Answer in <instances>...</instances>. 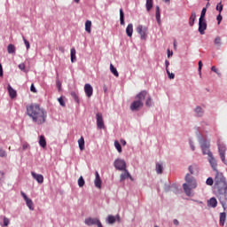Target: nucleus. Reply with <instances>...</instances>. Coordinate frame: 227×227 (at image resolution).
Wrapping results in <instances>:
<instances>
[{"instance_id":"f257e3e1","label":"nucleus","mask_w":227,"mask_h":227,"mask_svg":"<svg viewBox=\"0 0 227 227\" xmlns=\"http://www.w3.org/2000/svg\"><path fill=\"white\" fill-rule=\"evenodd\" d=\"M215 176V185H214V194L219 200L223 210H226V201H227V182L226 177L223 173L216 170Z\"/></svg>"},{"instance_id":"f03ea898","label":"nucleus","mask_w":227,"mask_h":227,"mask_svg":"<svg viewBox=\"0 0 227 227\" xmlns=\"http://www.w3.org/2000/svg\"><path fill=\"white\" fill-rule=\"evenodd\" d=\"M27 114L32 118L34 123H36L37 125L45 123V120H47V112L40 107V105L38 104L27 106Z\"/></svg>"},{"instance_id":"7ed1b4c3","label":"nucleus","mask_w":227,"mask_h":227,"mask_svg":"<svg viewBox=\"0 0 227 227\" xmlns=\"http://www.w3.org/2000/svg\"><path fill=\"white\" fill-rule=\"evenodd\" d=\"M200 147H201L203 155H207L208 162L213 171H217V160L214 158V154H212V152H210V142L202 140L200 142Z\"/></svg>"},{"instance_id":"20e7f679","label":"nucleus","mask_w":227,"mask_h":227,"mask_svg":"<svg viewBox=\"0 0 227 227\" xmlns=\"http://www.w3.org/2000/svg\"><path fill=\"white\" fill-rule=\"evenodd\" d=\"M184 180L185 183L183 184L184 193L186 194V196H194V193H192V189H196V187H198V183L196 182V179L194 178V176L186 174Z\"/></svg>"},{"instance_id":"39448f33","label":"nucleus","mask_w":227,"mask_h":227,"mask_svg":"<svg viewBox=\"0 0 227 227\" xmlns=\"http://www.w3.org/2000/svg\"><path fill=\"white\" fill-rule=\"evenodd\" d=\"M148 92L146 90H142L139 94L137 95V100L133 101L130 105V109L132 111H139L140 107H143V100L146 98Z\"/></svg>"},{"instance_id":"423d86ee","label":"nucleus","mask_w":227,"mask_h":227,"mask_svg":"<svg viewBox=\"0 0 227 227\" xmlns=\"http://www.w3.org/2000/svg\"><path fill=\"white\" fill-rule=\"evenodd\" d=\"M218 152H219V155H220V159H221L222 162H223L225 164V166H227L226 145L223 144H218Z\"/></svg>"},{"instance_id":"0eeeda50","label":"nucleus","mask_w":227,"mask_h":227,"mask_svg":"<svg viewBox=\"0 0 227 227\" xmlns=\"http://www.w3.org/2000/svg\"><path fill=\"white\" fill-rule=\"evenodd\" d=\"M114 166L115 168L118 169V171H123L127 169V163L125 162V160L117 159L114 162Z\"/></svg>"},{"instance_id":"6e6552de","label":"nucleus","mask_w":227,"mask_h":227,"mask_svg":"<svg viewBox=\"0 0 227 227\" xmlns=\"http://www.w3.org/2000/svg\"><path fill=\"white\" fill-rule=\"evenodd\" d=\"M137 33L140 35L141 40H146V33H148V27L143 25H138L137 27Z\"/></svg>"},{"instance_id":"1a4fd4ad","label":"nucleus","mask_w":227,"mask_h":227,"mask_svg":"<svg viewBox=\"0 0 227 227\" xmlns=\"http://www.w3.org/2000/svg\"><path fill=\"white\" fill-rule=\"evenodd\" d=\"M85 224H87V226H93V224H96L98 227H103L102 223H100V220L98 218H87L85 219Z\"/></svg>"},{"instance_id":"9d476101","label":"nucleus","mask_w":227,"mask_h":227,"mask_svg":"<svg viewBox=\"0 0 227 227\" xmlns=\"http://www.w3.org/2000/svg\"><path fill=\"white\" fill-rule=\"evenodd\" d=\"M96 118H97V127H98V129H99L100 130L106 129V125L104 124V118L102 117V114L98 113L96 114Z\"/></svg>"},{"instance_id":"9b49d317","label":"nucleus","mask_w":227,"mask_h":227,"mask_svg":"<svg viewBox=\"0 0 227 227\" xmlns=\"http://www.w3.org/2000/svg\"><path fill=\"white\" fill-rule=\"evenodd\" d=\"M20 194H21L22 198L25 200L26 205H27V207H28L29 210H35V207H33V200H31V199L27 198V195H26L24 193V192H20Z\"/></svg>"},{"instance_id":"f8f14e48","label":"nucleus","mask_w":227,"mask_h":227,"mask_svg":"<svg viewBox=\"0 0 227 227\" xmlns=\"http://www.w3.org/2000/svg\"><path fill=\"white\" fill-rule=\"evenodd\" d=\"M205 30H207V21L205 20H199V33L205 35Z\"/></svg>"},{"instance_id":"ddd939ff","label":"nucleus","mask_w":227,"mask_h":227,"mask_svg":"<svg viewBox=\"0 0 227 227\" xmlns=\"http://www.w3.org/2000/svg\"><path fill=\"white\" fill-rule=\"evenodd\" d=\"M84 91L86 97H88V98H90V97L93 96V87L91 86V84L86 83L84 85Z\"/></svg>"},{"instance_id":"4468645a","label":"nucleus","mask_w":227,"mask_h":227,"mask_svg":"<svg viewBox=\"0 0 227 227\" xmlns=\"http://www.w3.org/2000/svg\"><path fill=\"white\" fill-rule=\"evenodd\" d=\"M95 180H94V184H95V187H97L98 189H102V179H100V175H98V172L95 173Z\"/></svg>"},{"instance_id":"2eb2a0df","label":"nucleus","mask_w":227,"mask_h":227,"mask_svg":"<svg viewBox=\"0 0 227 227\" xmlns=\"http://www.w3.org/2000/svg\"><path fill=\"white\" fill-rule=\"evenodd\" d=\"M32 175V178H34V180L37 181V183L39 184H43V176L41 174H36L35 172H31Z\"/></svg>"},{"instance_id":"dca6fc26","label":"nucleus","mask_w":227,"mask_h":227,"mask_svg":"<svg viewBox=\"0 0 227 227\" xmlns=\"http://www.w3.org/2000/svg\"><path fill=\"white\" fill-rule=\"evenodd\" d=\"M134 33V25L132 23H129L126 27V35L129 36V38H132V35Z\"/></svg>"},{"instance_id":"f3484780","label":"nucleus","mask_w":227,"mask_h":227,"mask_svg":"<svg viewBox=\"0 0 227 227\" xmlns=\"http://www.w3.org/2000/svg\"><path fill=\"white\" fill-rule=\"evenodd\" d=\"M124 173L121 174V182H123V180H127V178H129V180H134L132 178V176H130V173H129V170H127V168H125V170H123Z\"/></svg>"},{"instance_id":"a211bd4d","label":"nucleus","mask_w":227,"mask_h":227,"mask_svg":"<svg viewBox=\"0 0 227 227\" xmlns=\"http://www.w3.org/2000/svg\"><path fill=\"white\" fill-rule=\"evenodd\" d=\"M195 21H196V12L192 11L189 19V26L192 27V26H194Z\"/></svg>"},{"instance_id":"6ab92c4d","label":"nucleus","mask_w":227,"mask_h":227,"mask_svg":"<svg viewBox=\"0 0 227 227\" xmlns=\"http://www.w3.org/2000/svg\"><path fill=\"white\" fill-rule=\"evenodd\" d=\"M207 206L212 207V208H215L217 207V199L211 198L209 200H207Z\"/></svg>"},{"instance_id":"aec40b11","label":"nucleus","mask_w":227,"mask_h":227,"mask_svg":"<svg viewBox=\"0 0 227 227\" xmlns=\"http://www.w3.org/2000/svg\"><path fill=\"white\" fill-rule=\"evenodd\" d=\"M8 93L11 98H15V97H17V90H13L12 85H8Z\"/></svg>"},{"instance_id":"412c9836","label":"nucleus","mask_w":227,"mask_h":227,"mask_svg":"<svg viewBox=\"0 0 227 227\" xmlns=\"http://www.w3.org/2000/svg\"><path fill=\"white\" fill-rule=\"evenodd\" d=\"M189 171H190V173H191V175H196V174H198V165H195V164H193V165H191L190 167H189Z\"/></svg>"},{"instance_id":"4be33fe9","label":"nucleus","mask_w":227,"mask_h":227,"mask_svg":"<svg viewBox=\"0 0 227 227\" xmlns=\"http://www.w3.org/2000/svg\"><path fill=\"white\" fill-rule=\"evenodd\" d=\"M39 145L42 148H45V146H47V141H45V137H43V135L39 137Z\"/></svg>"},{"instance_id":"5701e85b","label":"nucleus","mask_w":227,"mask_h":227,"mask_svg":"<svg viewBox=\"0 0 227 227\" xmlns=\"http://www.w3.org/2000/svg\"><path fill=\"white\" fill-rule=\"evenodd\" d=\"M15 51H16L15 45H13L12 43L7 46L8 54H15Z\"/></svg>"},{"instance_id":"b1692460","label":"nucleus","mask_w":227,"mask_h":227,"mask_svg":"<svg viewBox=\"0 0 227 227\" xmlns=\"http://www.w3.org/2000/svg\"><path fill=\"white\" fill-rule=\"evenodd\" d=\"M110 71L115 77H120V74L118 73V70L113 64H110Z\"/></svg>"},{"instance_id":"393cba45","label":"nucleus","mask_w":227,"mask_h":227,"mask_svg":"<svg viewBox=\"0 0 227 227\" xmlns=\"http://www.w3.org/2000/svg\"><path fill=\"white\" fill-rule=\"evenodd\" d=\"M155 17L158 24H160V8L159 6H156Z\"/></svg>"},{"instance_id":"a878e982","label":"nucleus","mask_w":227,"mask_h":227,"mask_svg":"<svg viewBox=\"0 0 227 227\" xmlns=\"http://www.w3.org/2000/svg\"><path fill=\"white\" fill-rule=\"evenodd\" d=\"M120 22L121 26H125V17L123 13V9H120Z\"/></svg>"},{"instance_id":"bb28decb","label":"nucleus","mask_w":227,"mask_h":227,"mask_svg":"<svg viewBox=\"0 0 227 227\" xmlns=\"http://www.w3.org/2000/svg\"><path fill=\"white\" fill-rule=\"evenodd\" d=\"M226 222V213L220 214V225L224 226V223Z\"/></svg>"},{"instance_id":"cd10ccee","label":"nucleus","mask_w":227,"mask_h":227,"mask_svg":"<svg viewBox=\"0 0 227 227\" xmlns=\"http://www.w3.org/2000/svg\"><path fill=\"white\" fill-rule=\"evenodd\" d=\"M76 51H75V48H72L71 49V62L72 63H75V61H77V58L75 57Z\"/></svg>"},{"instance_id":"c85d7f7f","label":"nucleus","mask_w":227,"mask_h":227,"mask_svg":"<svg viewBox=\"0 0 227 227\" xmlns=\"http://www.w3.org/2000/svg\"><path fill=\"white\" fill-rule=\"evenodd\" d=\"M145 7L147 12H150L153 8V0H146Z\"/></svg>"},{"instance_id":"c756f323","label":"nucleus","mask_w":227,"mask_h":227,"mask_svg":"<svg viewBox=\"0 0 227 227\" xmlns=\"http://www.w3.org/2000/svg\"><path fill=\"white\" fill-rule=\"evenodd\" d=\"M195 113H196V115H197V116L201 117V116H203V114H204L205 112L203 111V108H201L200 106H197V107L195 108Z\"/></svg>"},{"instance_id":"7c9ffc66","label":"nucleus","mask_w":227,"mask_h":227,"mask_svg":"<svg viewBox=\"0 0 227 227\" xmlns=\"http://www.w3.org/2000/svg\"><path fill=\"white\" fill-rule=\"evenodd\" d=\"M85 31L87 33H91V20H87L85 22Z\"/></svg>"},{"instance_id":"2f4dec72","label":"nucleus","mask_w":227,"mask_h":227,"mask_svg":"<svg viewBox=\"0 0 227 227\" xmlns=\"http://www.w3.org/2000/svg\"><path fill=\"white\" fill-rule=\"evenodd\" d=\"M79 149L81 152L84 150V137H81V138L78 140Z\"/></svg>"},{"instance_id":"473e14b6","label":"nucleus","mask_w":227,"mask_h":227,"mask_svg":"<svg viewBox=\"0 0 227 227\" xmlns=\"http://www.w3.org/2000/svg\"><path fill=\"white\" fill-rule=\"evenodd\" d=\"M107 223L108 224H114V223H116V217H114V215H108Z\"/></svg>"},{"instance_id":"72a5a7b5","label":"nucleus","mask_w":227,"mask_h":227,"mask_svg":"<svg viewBox=\"0 0 227 227\" xmlns=\"http://www.w3.org/2000/svg\"><path fill=\"white\" fill-rule=\"evenodd\" d=\"M162 165L160 163H157L156 164V173H158V175H162Z\"/></svg>"},{"instance_id":"f704fd0d","label":"nucleus","mask_w":227,"mask_h":227,"mask_svg":"<svg viewBox=\"0 0 227 227\" xmlns=\"http://www.w3.org/2000/svg\"><path fill=\"white\" fill-rule=\"evenodd\" d=\"M114 146L119 153H121V145H120V142H118V140L114 141Z\"/></svg>"},{"instance_id":"c9c22d12","label":"nucleus","mask_w":227,"mask_h":227,"mask_svg":"<svg viewBox=\"0 0 227 227\" xmlns=\"http://www.w3.org/2000/svg\"><path fill=\"white\" fill-rule=\"evenodd\" d=\"M84 184H86L84 178L82 177V176H81L78 179L79 187H84Z\"/></svg>"},{"instance_id":"e433bc0d","label":"nucleus","mask_w":227,"mask_h":227,"mask_svg":"<svg viewBox=\"0 0 227 227\" xmlns=\"http://www.w3.org/2000/svg\"><path fill=\"white\" fill-rule=\"evenodd\" d=\"M205 15H207V8L204 7L201 11L200 17L199 20H205Z\"/></svg>"},{"instance_id":"4c0bfd02","label":"nucleus","mask_w":227,"mask_h":227,"mask_svg":"<svg viewBox=\"0 0 227 227\" xmlns=\"http://www.w3.org/2000/svg\"><path fill=\"white\" fill-rule=\"evenodd\" d=\"M215 45H216V47H221V37L217 36L215 38Z\"/></svg>"},{"instance_id":"58836bf2","label":"nucleus","mask_w":227,"mask_h":227,"mask_svg":"<svg viewBox=\"0 0 227 227\" xmlns=\"http://www.w3.org/2000/svg\"><path fill=\"white\" fill-rule=\"evenodd\" d=\"M207 185H214V179L212 177H208L206 181Z\"/></svg>"},{"instance_id":"ea45409f","label":"nucleus","mask_w":227,"mask_h":227,"mask_svg":"<svg viewBox=\"0 0 227 227\" xmlns=\"http://www.w3.org/2000/svg\"><path fill=\"white\" fill-rule=\"evenodd\" d=\"M145 106H147V107H152V98L151 97L147 98Z\"/></svg>"},{"instance_id":"a19ab883","label":"nucleus","mask_w":227,"mask_h":227,"mask_svg":"<svg viewBox=\"0 0 227 227\" xmlns=\"http://www.w3.org/2000/svg\"><path fill=\"white\" fill-rule=\"evenodd\" d=\"M216 10H217V12H219V13H221L223 12V4L221 2L219 4H217Z\"/></svg>"},{"instance_id":"79ce46f5","label":"nucleus","mask_w":227,"mask_h":227,"mask_svg":"<svg viewBox=\"0 0 227 227\" xmlns=\"http://www.w3.org/2000/svg\"><path fill=\"white\" fill-rule=\"evenodd\" d=\"M22 38H23V42H24L27 49L28 50L30 47L29 42L27 41V39L26 37L23 36Z\"/></svg>"},{"instance_id":"37998d69","label":"nucleus","mask_w":227,"mask_h":227,"mask_svg":"<svg viewBox=\"0 0 227 227\" xmlns=\"http://www.w3.org/2000/svg\"><path fill=\"white\" fill-rule=\"evenodd\" d=\"M10 224V219H8L6 216L4 217V225L3 226H8Z\"/></svg>"},{"instance_id":"c03bdc74","label":"nucleus","mask_w":227,"mask_h":227,"mask_svg":"<svg viewBox=\"0 0 227 227\" xmlns=\"http://www.w3.org/2000/svg\"><path fill=\"white\" fill-rule=\"evenodd\" d=\"M72 97L74 98L75 102L79 103V97L75 92L71 93Z\"/></svg>"},{"instance_id":"a18cd8bd","label":"nucleus","mask_w":227,"mask_h":227,"mask_svg":"<svg viewBox=\"0 0 227 227\" xmlns=\"http://www.w3.org/2000/svg\"><path fill=\"white\" fill-rule=\"evenodd\" d=\"M167 74H168L169 79H175V74L169 72L168 69H167Z\"/></svg>"},{"instance_id":"49530a36","label":"nucleus","mask_w":227,"mask_h":227,"mask_svg":"<svg viewBox=\"0 0 227 227\" xmlns=\"http://www.w3.org/2000/svg\"><path fill=\"white\" fill-rule=\"evenodd\" d=\"M201 68H203V62L201 60L199 61V74L201 75Z\"/></svg>"},{"instance_id":"de8ad7c7","label":"nucleus","mask_w":227,"mask_h":227,"mask_svg":"<svg viewBox=\"0 0 227 227\" xmlns=\"http://www.w3.org/2000/svg\"><path fill=\"white\" fill-rule=\"evenodd\" d=\"M59 103L62 107H65V101L63 100V98H59Z\"/></svg>"},{"instance_id":"09e8293b","label":"nucleus","mask_w":227,"mask_h":227,"mask_svg":"<svg viewBox=\"0 0 227 227\" xmlns=\"http://www.w3.org/2000/svg\"><path fill=\"white\" fill-rule=\"evenodd\" d=\"M0 157H6V151L0 148Z\"/></svg>"},{"instance_id":"8fccbe9b","label":"nucleus","mask_w":227,"mask_h":227,"mask_svg":"<svg viewBox=\"0 0 227 227\" xmlns=\"http://www.w3.org/2000/svg\"><path fill=\"white\" fill-rule=\"evenodd\" d=\"M216 20L218 21V24H221V20H223V16L221 15V13L218 14V16L216 17Z\"/></svg>"},{"instance_id":"3c124183","label":"nucleus","mask_w":227,"mask_h":227,"mask_svg":"<svg viewBox=\"0 0 227 227\" xmlns=\"http://www.w3.org/2000/svg\"><path fill=\"white\" fill-rule=\"evenodd\" d=\"M30 91H32V93H36V89L35 88V84H31V87H30Z\"/></svg>"},{"instance_id":"603ef678","label":"nucleus","mask_w":227,"mask_h":227,"mask_svg":"<svg viewBox=\"0 0 227 227\" xmlns=\"http://www.w3.org/2000/svg\"><path fill=\"white\" fill-rule=\"evenodd\" d=\"M20 70H24L26 68V65L24 63L19 65Z\"/></svg>"},{"instance_id":"864d4df0","label":"nucleus","mask_w":227,"mask_h":227,"mask_svg":"<svg viewBox=\"0 0 227 227\" xmlns=\"http://www.w3.org/2000/svg\"><path fill=\"white\" fill-rule=\"evenodd\" d=\"M173 187H175V185L167 186V187L165 188V192H168L171 191V189H173Z\"/></svg>"},{"instance_id":"5fc2aeb1","label":"nucleus","mask_w":227,"mask_h":227,"mask_svg":"<svg viewBox=\"0 0 227 227\" xmlns=\"http://www.w3.org/2000/svg\"><path fill=\"white\" fill-rule=\"evenodd\" d=\"M173 56V51L168 50V58H171Z\"/></svg>"},{"instance_id":"6e6d98bb","label":"nucleus","mask_w":227,"mask_h":227,"mask_svg":"<svg viewBox=\"0 0 227 227\" xmlns=\"http://www.w3.org/2000/svg\"><path fill=\"white\" fill-rule=\"evenodd\" d=\"M4 178V172L0 171V180H3Z\"/></svg>"},{"instance_id":"4d7b16f0","label":"nucleus","mask_w":227,"mask_h":227,"mask_svg":"<svg viewBox=\"0 0 227 227\" xmlns=\"http://www.w3.org/2000/svg\"><path fill=\"white\" fill-rule=\"evenodd\" d=\"M0 77H3V65L0 64Z\"/></svg>"},{"instance_id":"13d9d810","label":"nucleus","mask_w":227,"mask_h":227,"mask_svg":"<svg viewBox=\"0 0 227 227\" xmlns=\"http://www.w3.org/2000/svg\"><path fill=\"white\" fill-rule=\"evenodd\" d=\"M165 65H166V71L168 72V67H169V60H166Z\"/></svg>"},{"instance_id":"bf43d9fd","label":"nucleus","mask_w":227,"mask_h":227,"mask_svg":"<svg viewBox=\"0 0 227 227\" xmlns=\"http://www.w3.org/2000/svg\"><path fill=\"white\" fill-rule=\"evenodd\" d=\"M59 51L63 53L65 52V48L63 46H60L59 47Z\"/></svg>"},{"instance_id":"052dcab7","label":"nucleus","mask_w":227,"mask_h":227,"mask_svg":"<svg viewBox=\"0 0 227 227\" xmlns=\"http://www.w3.org/2000/svg\"><path fill=\"white\" fill-rule=\"evenodd\" d=\"M190 146H191L192 152H194L195 148H194V144H192V142H190Z\"/></svg>"},{"instance_id":"680f3d73","label":"nucleus","mask_w":227,"mask_h":227,"mask_svg":"<svg viewBox=\"0 0 227 227\" xmlns=\"http://www.w3.org/2000/svg\"><path fill=\"white\" fill-rule=\"evenodd\" d=\"M211 70H212V72H217V67H215V66H213L212 67H211Z\"/></svg>"},{"instance_id":"e2e57ef3","label":"nucleus","mask_w":227,"mask_h":227,"mask_svg":"<svg viewBox=\"0 0 227 227\" xmlns=\"http://www.w3.org/2000/svg\"><path fill=\"white\" fill-rule=\"evenodd\" d=\"M173 223H174V224H175L176 226H178V224H179V222H178V220H176V219H175V220L173 221Z\"/></svg>"},{"instance_id":"0e129e2a","label":"nucleus","mask_w":227,"mask_h":227,"mask_svg":"<svg viewBox=\"0 0 227 227\" xmlns=\"http://www.w3.org/2000/svg\"><path fill=\"white\" fill-rule=\"evenodd\" d=\"M22 148H23V150H26L27 148V145H23Z\"/></svg>"},{"instance_id":"69168bd1","label":"nucleus","mask_w":227,"mask_h":227,"mask_svg":"<svg viewBox=\"0 0 227 227\" xmlns=\"http://www.w3.org/2000/svg\"><path fill=\"white\" fill-rule=\"evenodd\" d=\"M58 88H61V83L59 82H57Z\"/></svg>"},{"instance_id":"338daca9","label":"nucleus","mask_w":227,"mask_h":227,"mask_svg":"<svg viewBox=\"0 0 227 227\" xmlns=\"http://www.w3.org/2000/svg\"><path fill=\"white\" fill-rule=\"evenodd\" d=\"M215 74H217V75H221V73H219V70L216 69V72Z\"/></svg>"},{"instance_id":"774afa93","label":"nucleus","mask_w":227,"mask_h":227,"mask_svg":"<svg viewBox=\"0 0 227 227\" xmlns=\"http://www.w3.org/2000/svg\"><path fill=\"white\" fill-rule=\"evenodd\" d=\"M74 3H76L77 4H79V3L81 2V0H74Z\"/></svg>"}]
</instances>
